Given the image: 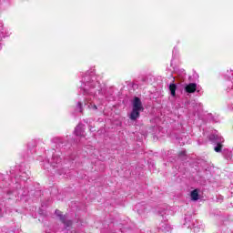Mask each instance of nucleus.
<instances>
[{"instance_id":"nucleus-1","label":"nucleus","mask_w":233,"mask_h":233,"mask_svg":"<svg viewBox=\"0 0 233 233\" xmlns=\"http://www.w3.org/2000/svg\"><path fill=\"white\" fill-rule=\"evenodd\" d=\"M143 111V105L141 104V99L139 97H135L133 100V110L129 116L132 121H136L139 117V113Z\"/></svg>"},{"instance_id":"nucleus-2","label":"nucleus","mask_w":233,"mask_h":233,"mask_svg":"<svg viewBox=\"0 0 233 233\" xmlns=\"http://www.w3.org/2000/svg\"><path fill=\"white\" fill-rule=\"evenodd\" d=\"M56 214L62 221V223H64L66 228H70V227H72V221L69 220L66 216H63V213H61V211L56 210Z\"/></svg>"},{"instance_id":"nucleus-3","label":"nucleus","mask_w":233,"mask_h":233,"mask_svg":"<svg viewBox=\"0 0 233 233\" xmlns=\"http://www.w3.org/2000/svg\"><path fill=\"white\" fill-rule=\"evenodd\" d=\"M75 134H76V136H77L79 137H85V125L79 124L75 128Z\"/></svg>"},{"instance_id":"nucleus-4","label":"nucleus","mask_w":233,"mask_h":233,"mask_svg":"<svg viewBox=\"0 0 233 233\" xmlns=\"http://www.w3.org/2000/svg\"><path fill=\"white\" fill-rule=\"evenodd\" d=\"M197 88H198V85H196L195 83H190L187 86H186L185 90L188 94H194Z\"/></svg>"},{"instance_id":"nucleus-5","label":"nucleus","mask_w":233,"mask_h":233,"mask_svg":"<svg viewBox=\"0 0 233 233\" xmlns=\"http://www.w3.org/2000/svg\"><path fill=\"white\" fill-rule=\"evenodd\" d=\"M192 201H198L199 199V191L198 189H194L190 193Z\"/></svg>"},{"instance_id":"nucleus-6","label":"nucleus","mask_w":233,"mask_h":233,"mask_svg":"<svg viewBox=\"0 0 233 233\" xmlns=\"http://www.w3.org/2000/svg\"><path fill=\"white\" fill-rule=\"evenodd\" d=\"M136 208L138 214H144L145 210H147V207L145 205L138 204L136 206Z\"/></svg>"},{"instance_id":"nucleus-7","label":"nucleus","mask_w":233,"mask_h":233,"mask_svg":"<svg viewBox=\"0 0 233 233\" xmlns=\"http://www.w3.org/2000/svg\"><path fill=\"white\" fill-rule=\"evenodd\" d=\"M177 86H176V84H171L169 85V90L171 92V96H176V90H177Z\"/></svg>"},{"instance_id":"nucleus-8","label":"nucleus","mask_w":233,"mask_h":233,"mask_svg":"<svg viewBox=\"0 0 233 233\" xmlns=\"http://www.w3.org/2000/svg\"><path fill=\"white\" fill-rule=\"evenodd\" d=\"M223 145H221L220 143H218L217 145V147H215V152H221V148H222Z\"/></svg>"},{"instance_id":"nucleus-9","label":"nucleus","mask_w":233,"mask_h":233,"mask_svg":"<svg viewBox=\"0 0 233 233\" xmlns=\"http://www.w3.org/2000/svg\"><path fill=\"white\" fill-rule=\"evenodd\" d=\"M88 106H89V108H92L93 110H97V106H96V105L90 104Z\"/></svg>"},{"instance_id":"nucleus-10","label":"nucleus","mask_w":233,"mask_h":233,"mask_svg":"<svg viewBox=\"0 0 233 233\" xmlns=\"http://www.w3.org/2000/svg\"><path fill=\"white\" fill-rule=\"evenodd\" d=\"M78 106L81 108V102L78 103Z\"/></svg>"},{"instance_id":"nucleus-11","label":"nucleus","mask_w":233,"mask_h":233,"mask_svg":"<svg viewBox=\"0 0 233 233\" xmlns=\"http://www.w3.org/2000/svg\"><path fill=\"white\" fill-rule=\"evenodd\" d=\"M196 230H197V228L195 227V228H194V232H196Z\"/></svg>"},{"instance_id":"nucleus-12","label":"nucleus","mask_w":233,"mask_h":233,"mask_svg":"<svg viewBox=\"0 0 233 233\" xmlns=\"http://www.w3.org/2000/svg\"><path fill=\"white\" fill-rule=\"evenodd\" d=\"M84 90H85V92H86L87 88H86V87H85V89H84Z\"/></svg>"}]
</instances>
